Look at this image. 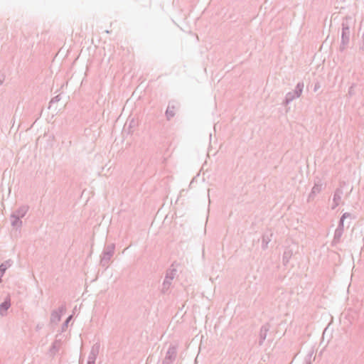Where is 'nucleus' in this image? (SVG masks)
<instances>
[{"label": "nucleus", "mask_w": 364, "mask_h": 364, "mask_svg": "<svg viewBox=\"0 0 364 364\" xmlns=\"http://www.w3.org/2000/svg\"><path fill=\"white\" fill-rule=\"evenodd\" d=\"M11 307V298L7 296L0 304V315L4 316L7 314L8 309Z\"/></svg>", "instance_id": "nucleus-7"}, {"label": "nucleus", "mask_w": 364, "mask_h": 364, "mask_svg": "<svg viewBox=\"0 0 364 364\" xmlns=\"http://www.w3.org/2000/svg\"><path fill=\"white\" fill-rule=\"evenodd\" d=\"M28 210V205H22L19 207L17 210L14 211L12 214H14L16 216H18L20 218H23L26 213Z\"/></svg>", "instance_id": "nucleus-12"}, {"label": "nucleus", "mask_w": 364, "mask_h": 364, "mask_svg": "<svg viewBox=\"0 0 364 364\" xmlns=\"http://www.w3.org/2000/svg\"><path fill=\"white\" fill-rule=\"evenodd\" d=\"M306 364H311V362H307Z\"/></svg>", "instance_id": "nucleus-32"}, {"label": "nucleus", "mask_w": 364, "mask_h": 364, "mask_svg": "<svg viewBox=\"0 0 364 364\" xmlns=\"http://www.w3.org/2000/svg\"><path fill=\"white\" fill-rule=\"evenodd\" d=\"M304 89V82H299L296 84L294 90L289 92L286 94L285 97L282 102L283 105H287L295 99L299 98L302 94Z\"/></svg>", "instance_id": "nucleus-3"}, {"label": "nucleus", "mask_w": 364, "mask_h": 364, "mask_svg": "<svg viewBox=\"0 0 364 364\" xmlns=\"http://www.w3.org/2000/svg\"><path fill=\"white\" fill-rule=\"evenodd\" d=\"M176 355L177 346L172 343L169 344L161 364H172L175 361Z\"/></svg>", "instance_id": "nucleus-5"}, {"label": "nucleus", "mask_w": 364, "mask_h": 364, "mask_svg": "<svg viewBox=\"0 0 364 364\" xmlns=\"http://www.w3.org/2000/svg\"><path fill=\"white\" fill-rule=\"evenodd\" d=\"M322 189V183H321L319 181L317 183H315L314 186H313V193H318L321 192Z\"/></svg>", "instance_id": "nucleus-19"}, {"label": "nucleus", "mask_w": 364, "mask_h": 364, "mask_svg": "<svg viewBox=\"0 0 364 364\" xmlns=\"http://www.w3.org/2000/svg\"><path fill=\"white\" fill-rule=\"evenodd\" d=\"M272 233H264L262 237V250H266L267 248V245L269 242L272 240Z\"/></svg>", "instance_id": "nucleus-14"}, {"label": "nucleus", "mask_w": 364, "mask_h": 364, "mask_svg": "<svg viewBox=\"0 0 364 364\" xmlns=\"http://www.w3.org/2000/svg\"><path fill=\"white\" fill-rule=\"evenodd\" d=\"M56 311H58L59 314L62 315L66 311L65 304H62L60 306L58 307V309Z\"/></svg>", "instance_id": "nucleus-22"}, {"label": "nucleus", "mask_w": 364, "mask_h": 364, "mask_svg": "<svg viewBox=\"0 0 364 364\" xmlns=\"http://www.w3.org/2000/svg\"><path fill=\"white\" fill-rule=\"evenodd\" d=\"M87 364H88V363H87Z\"/></svg>", "instance_id": "nucleus-33"}, {"label": "nucleus", "mask_w": 364, "mask_h": 364, "mask_svg": "<svg viewBox=\"0 0 364 364\" xmlns=\"http://www.w3.org/2000/svg\"><path fill=\"white\" fill-rule=\"evenodd\" d=\"M176 109V103L174 102H170L165 112L167 120H170L175 116Z\"/></svg>", "instance_id": "nucleus-9"}, {"label": "nucleus", "mask_w": 364, "mask_h": 364, "mask_svg": "<svg viewBox=\"0 0 364 364\" xmlns=\"http://www.w3.org/2000/svg\"><path fill=\"white\" fill-rule=\"evenodd\" d=\"M134 121H132V123L129 124V127H132L133 125Z\"/></svg>", "instance_id": "nucleus-29"}, {"label": "nucleus", "mask_w": 364, "mask_h": 364, "mask_svg": "<svg viewBox=\"0 0 364 364\" xmlns=\"http://www.w3.org/2000/svg\"><path fill=\"white\" fill-rule=\"evenodd\" d=\"M6 79V74L5 73L1 71L0 72V85H1Z\"/></svg>", "instance_id": "nucleus-24"}, {"label": "nucleus", "mask_w": 364, "mask_h": 364, "mask_svg": "<svg viewBox=\"0 0 364 364\" xmlns=\"http://www.w3.org/2000/svg\"><path fill=\"white\" fill-rule=\"evenodd\" d=\"M60 99H61L60 95H58L50 100V104H53V103L58 102L60 100Z\"/></svg>", "instance_id": "nucleus-23"}, {"label": "nucleus", "mask_w": 364, "mask_h": 364, "mask_svg": "<svg viewBox=\"0 0 364 364\" xmlns=\"http://www.w3.org/2000/svg\"><path fill=\"white\" fill-rule=\"evenodd\" d=\"M318 88H319V85H318V83H316L314 86V91L316 92Z\"/></svg>", "instance_id": "nucleus-28"}, {"label": "nucleus", "mask_w": 364, "mask_h": 364, "mask_svg": "<svg viewBox=\"0 0 364 364\" xmlns=\"http://www.w3.org/2000/svg\"><path fill=\"white\" fill-rule=\"evenodd\" d=\"M354 86L355 85L353 84L348 89V95L351 97L353 95H355V92H354Z\"/></svg>", "instance_id": "nucleus-25"}, {"label": "nucleus", "mask_w": 364, "mask_h": 364, "mask_svg": "<svg viewBox=\"0 0 364 364\" xmlns=\"http://www.w3.org/2000/svg\"><path fill=\"white\" fill-rule=\"evenodd\" d=\"M100 345L99 343H96L92 346V347L90 350V352L89 353V355H88L87 363L95 364L97 357L100 352Z\"/></svg>", "instance_id": "nucleus-6"}, {"label": "nucleus", "mask_w": 364, "mask_h": 364, "mask_svg": "<svg viewBox=\"0 0 364 364\" xmlns=\"http://www.w3.org/2000/svg\"><path fill=\"white\" fill-rule=\"evenodd\" d=\"M61 316L58 311L53 310L50 315V322L53 323H57L61 319Z\"/></svg>", "instance_id": "nucleus-16"}, {"label": "nucleus", "mask_w": 364, "mask_h": 364, "mask_svg": "<svg viewBox=\"0 0 364 364\" xmlns=\"http://www.w3.org/2000/svg\"><path fill=\"white\" fill-rule=\"evenodd\" d=\"M134 121H132V123L129 124V127H132L133 125Z\"/></svg>", "instance_id": "nucleus-31"}, {"label": "nucleus", "mask_w": 364, "mask_h": 364, "mask_svg": "<svg viewBox=\"0 0 364 364\" xmlns=\"http://www.w3.org/2000/svg\"><path fill=\"white\" fill-rule=\"evenodd\" d=\"M177 270L173 267V265L171 266V268L168 269L166 271V277L162 284V289L161 291L163 293H166L171 285L172 280L175 277L176 274Z\"/></svg>", "instance_id": "nucleus-4"}, {"label": "nucleus", "mask_w": 364, "mask_h": 364, "mask_svg": "<svg viewBox=\"0 0 364 364\" xmlns=\"http://www.w3.org/2000/svg\"><path fill=\"white\" fill-rule=\"evenodd\" d=\"M316 193H313V190H311V193L309 195L308 200H310L314 198Z\"/></svg>", "instance_id": "nucleus-27"}, {"label": "nucleus", "mask_w": 364, "mask_h": 364, "mask_svg": "<svg viewBox=\"0 0 364 364\" xmlns=\"http://www.w3.org/2000/svg\"><path fill=\"white\" fill-rule=\"evenodd\" d=\"M354 21L351 16H346L341 23V41L340 50L343 51L350 43L351 36L350 27L353 26Z\"/></svg>", "instance_id": "nucleus-1"}, {"label": "nucleus", "mask_w": 364, "mask_h": 364, "mask_svg": "<svg viewBox=\"0 0 364 364\" xmlns=\"http://www.w3.org/2000/svg\"><path fill=\"white\" fill-rule=\"evenodd\" d=\"M60 346V341H58V340H55L52 343V345H51V346L50 348V352L52 354L55 355L59 350Z\"/></svg>", "instance_id": "nucleus-17"}, {"label": "nucleus", "mask_w": 364, "mask_h": 364, "mask_svg": "<svg viewBox=\"0 0 364 364\" xmlns=\"http://www.w3.org/2000/svg\"><path fill=\"white\" fill-rule=\"evenodd\" d=\"M343 230L336 229L334 232L333 239L331 242V246L334 247L341 242Z\"/></svg>", "instance_id": "nucleus-13"}, {"label": "nucleus", "mask_w": 364, "mask_h": 364, "mask_svg": "<svg viewBox=\"0 0 364 364\" xmlns=\"http://www.w3.org/2000/svg\"><path fill=\"white\" fill-rule=\"evenodd\" d=\"M115 244L111 243L105 245L100 256V264L107 269L114 254Z\"/></svg>", "instance_id": "nucleus-2"}, {"label": "nucleus", "mask_w": 364, "mask_h": 364, "mask_svg": "<svg viewBox=\"0 0 364 364\" xmlns=\"http://www.w3.org/2000/svg\"><path fill=\"white\" fill-rule=\"evenodd\" d=\"M21 218H18V216L14 215L11 213V225L14 228H19L22 226V221L21 220Z\"/></svg>", "instance_id": "nucleus-15"}, {"label": "nucleus", "mask_w": 364, "mask_h": 364, "mask_svg": "<svg viewBox=\"0 0 364 364\" xmlns=\"http://www.w3.org/2000/svg\"><path fill=\"white\" fill-rule=\"evenodd\" d=\"M350 217H351V214L350 213L346 212V213H343L341 218L343 219V220H345L346 218H350Z\"/></svg>", "instance_id": "nucleus-26"}, {"label": "nucleus", "mask_w": 364, "mask_h": 364, "mask_svg": "<svg viewBox=\"0 0 364 364\" xmlns=\"http://www.w3.org/2000/svg\"><path fill=\"white\" fill-rule=\"evenodd\" d=\"M336 229H338V230L340 229V230L344 231V220L343 219L340 218V220L338 221V227Z\"/></svg>", "instance_id": "nucleus-21"}, {"label": "nucleus", "mask_w": 364, "mask_h": 364, "mask_svg": "<svg viewBox=\"0 0 364 364\" xmlns=\"http://www.w3.org/2000/svg\"><path fill=\"white\" fill-rule=\"evenodd\" d=\"M343 195V191L341 188H336L334 191L333 197V203H335V205L332 206V209L336 208L338 205L339 202L341 200V196Z\"/></svg>", "instance_id": "nucleus-10"}, {"label": "nucleus", "mask_w": 364, "mask_h": 364, "mask_svg": "<svg viewBox=\"0 0 364 364\" xmlns=\"http://www.w3.org/2000/svg\"><path fill=\"white\" fill-rule=\"evenodd\" d=\"M269 330V325L266 323L262 326L259 331V346H262L265 341L267 335V332Z\"/></svg>", "instance_id": "nucleus-8"}, {"label": "nucleus", "mask_w": 364, "mask_h": 364, "mask_svg": "<svg viewBox=\"0 0 364 364\" xmlns=\"http://www.w3.org/2000/svg\"><path fill=\"white\" fill-rule=\"evenodd\" d=\"M292 256V252L291 250H285L283 257H282V262L284 265H287V264L289 262L290 258Z\"/></svg>", "instance_id": "nucleus-18"}, {"label": "nucleus", "mask_w": 364, "mask_h": 364, "mask_svg": "<svg viewBox=\"0 0 364 364\" xmlns=\"http://www.w3.org/2000/svg\"><path fill=\"white\" fill-rule=\"evenodd\" d=\"M72 318H73V316H72V315L69 316L65 319V321L63 323V324H62V326H61V330H62V332H63V331H65L67 329V328H68V324H69L70 321H71Z\"/></svg>", "instance_id": "nucleus-20"}, {"label": "nucleus", "mask_w": 364, "mask_h": 364, "mask_svg": "<svg viewBox=\"0 0 364 364\" xmlns=\"http://www.w3.org/2000/svg\"><path fill=\"white\" fill-rule=\"evenodd\" d=\"M134 121H132V123L129 124V127H132L133 125Z\"/></svg>", "instance_id": "nucleus-30"}, {"label": "nucleus", "mask_w": 364, "mask_h": 364, "mask_svg": "<svg viewBox=\"0 0 364 364\" xmlns=\"http://www.w3.org/2000/svg\"><path fill=\"white\" fill-rule=\"evenodd\" d=\"M13 264V261L9 259L0 264V283L2 282V277L4 276L6 270Z\"/></svg>", "instance_id": "nucleus-11"}]
</instances>
